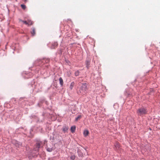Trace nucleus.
<instances>
[{
	"label": "nucleus",
	"mask_w": 160,
	"mask_h": 160,
	"mask_svg": "<svg viewBox=\"0 0 160 160\" xmlns=\"http://www.w3.org/2000/svg\"><path fill=\"white\" fill-rule=\"evenodd\" d=\"M87 89V86L86 83L82 84L79 90L80 93L83 94Z\"/></svg>",
	"instance_id": "obj_1"
},
{
	"label": "nucleus",
	"mask_w": 160,
	"mask_h": 160,
	"mask_svg": "<svg viewBox=\"0 0 160 160\" xmlns=\"http://www.w3.org/2000/svg\"><path fill=\"white\" fill-rule=\"evenodd\" d=\"M147 112V110L142 108L138 109L137 111L138 114L140 116L146 114Z\"/></svg>",
	"instance_id": "obj_2"
},
{
	"label": "nucleus",
	"mask_w": 160,
	"mask_h": 160,
	"mask_svg": "<svg viewBox=\"0 0 160 160\" xmlns=\"http://www.w3.org/2000/svg\"><path fill=\"white\" fill-rule=\"evenodd\" d=\"M42 144V143L41 142H38L36 143L35 150L38 151V149L40 148Z\"/></svg>",
	"instance_id": "obj_3"
},
{
	"label": "nucleus",
	"mask_w": 160,
	"mask_h": 160,
	"mask_svg": "<svg viewBox=\"0 0 160 160\" xmlns=\"http://www.w3.org/2000/svg\"><path fill=\"white\" fill-rule=\"evenodd\" d=\"M62 129L64 132L65 133L67 132L68 130V127H67L66 126H64L63 127Z\"/></svg>",
	"instance_id": "obj_4"
},
{
	"label": "nucleus",
	"mask_w": 160,
	"mask_h": 160,
	"mask_svg": "<svg viewBox=\"0 0 160 160\" xmlns=\"http://www.w3.org/2000/svg\"><path fill=\"white\" fill-rule=\"evenodd\" d=\"M31 34L32 36L35 35L36 34L35 29L34 28H32V31L31 32Z\"/></svg>",
	"instance_id": "obj_5"
},
{
	"label": "nucleus",
	"mask_w": 160,
	"mask_h": 160,
	"mask_svg": "<svg viewBox=\"0 0 160 160\" xmlns=\"http://www.w3.org/2000/svg\"><path fill=\"white\" fill-rule=\"evenodd\" d=\"M75 129L76 127L75 126H72L70 128L71 132L72 133H73L75 132Z\"/></svg>",
	"instance_id": "obj_6"
},
{
	"label": "nucleus",
	"mask_w": 160,
	"mask_h": 160,
	"mask_svg": "<svg viewBox=\"0 0 160 160\" xmlns=\"http://www.w3.org/2000/svg\"><path fill=\"white\" fill-rule=\"evenodd\" d=\"M89 134V132L88 130H85L83 132V135L85 137L87 136Z\"/></svg>",
	"instance_id": "obj_7"
},
{
	"label": "nucleus",
	"mask_w": 160,
	"mask_h": 160,
	"mask_svg": "<svg viewBox=\"0 0 160 160\" xmlns=\"http://www.w3.org/2000/svg\"><path fill=\"white\" fill-rule=\"evenodd\" d=\"M59 83H60V84L62 86L63 84V80H62V78H61V77L59 79Z\"/></svg>",
	"instance_id": "obj_8"
},
{
	"label": "nucleus",
	"mask_w": 160,
	"mask_h": 160,
	"mask_svg": "<svg viewBox=\"0 0 160 160\" xmlns=\"http://www.w3.org/2000/svg\"><path fill=\"white\" fill-rule=\"evenodd\" d=\"M28 26L32 25L33 24V22L32 21L29 20H28Z\"/></svg>",
	"instance_id": "obj_9"
},
{
	"label": "nucleus",
	"mask_w": 160,
	"mask_h": 160,
	"mask_svg": "<svg viewBox=\"0 0 160 160\" xmlns=\"http://www.w3.org/2000/svg\"><path fill=\"white\" fill-rule=\"evenodd\" d=\"M74 84L75 83L74 82H72L71 83L70 86V88L71 90L73 88Z\"/></svg>",
	"instance_id": "obj_10"
},
{
	"label": "nucleus",
	"mask_w": 160,
	"mask_h": 160,
	"mask_svg": "<svg viewBox=\"0 0 160 160\" xmlns=\"http://www.w3.org/2000/svg\"><path fill=\"white\" fill-rule=\"evenodd\" d=\"M79 73L80 72L78 70L76 71L74 73L75 75L76 76H78L79 75Z\"/></svg>",
	"instance_id": "obj_11"
},
{
	"label": "nucleus",
	"mask_w": 160,
	"mask_h": 160,
	"mask_svg": "<svg viewBox=\"0 0 160 160\" xmlns=\"http://www.w3.org/2000/svg\"><path fill=\"white\" fill-rule=\"evenodd\" d=\"M58 43L57 42H54V46H53V44H52V48H55L56 47H57V46H58Z\"/></svg>",
	"instance_id": "obj_12"
},
{
	"label": "nucleus",
	"mask_w": 160,
	"mask_h": 160,
	"mask_svg": "<svg viewBox=\"0 0 160 160\" xmlns=\"http://www.w3.org/2000/svg\"><path fill=\"white\" fill-rule=\"evenodd\" d=\"M81 115L78 116L77 118H76L75 121H77L78 120L80 119L81 118Z\"/></svg>",
	"instance_id": "obj_13"
},
{
	"label": "nucleus",
	"mask_w": 160,
	"mask_h": 160,
	"mask_svg": "<svg viewBox=\"0 0 160 160\" xmlns=\"http://www.w3.org/2000/svg\"><path fill=\"white\" fill-rule=\"evenodd\" d=\"M115 146L117 148H119L120 144L118 142H116L115 144Z\"/></svg>",
	"instance_id": "obj_14"
},
{
	"label": "nucleus",
	"mask_w": 160,
	"mask_h": 160,
	"mask_svg": "<svg viewBox=\"0 0 160 160\" xmlns=\"http://www.w3.org/2000/svg\"><path fill=\"white\" fill-rule=\"evenodd\" d=\"M21 6L22 9L24 10H25L26 8V6L25 5L23 4H21Z\"/></svg>",
	"instance_id": "obj_15"
},
{
	"label": "nucleus",
	"mask_w": 160,
	"mask_h": 160,
	"mask_svg": "<svg viewBox=\"0 0 160 160\" xmlns=\"http://www.w3.org/2000/svg\"><path fill=\"white\" fill-rule=\"evenodd\" d=\"M15 145L17 147H19L21 145V144L20 143H16L15 144Z\"/></svg>",
	"instance_id": "obj_16"
},
{
	"label": "nucleus",
	"mask_w": 160,
	"mask_h": 160,
	"mask_svg": "<svg viewBox=\"0 0 160 160\" xmlns=\"http://www.w3.org/2000/svg\"><path fill=\"white\" fill-rule=\"evenodd\" d=\"M21 21L24 24H26V25H28V22H27V21H22V20H21Z\"/></svg>",
	"instance_id": "obj_17"
},
{
	"label": "nucleus",
	"mask_w": 160,
	"mask_h": 160,
	"mask_svg": "<svg viewBox=\"0 0 160 160\" xmlns=\"http://www.w3.org/2000/svg\"><path fill=\"white\" fill-rule=\"evenodd\" d=\"M75 157L74 156H72L71 157V158L72 160H74L75 159Z\"/></svg>",
	"instance_id": "obj_18"
},
{
	"label": "nucleus",
	"mask_w": 160,
	"mask_h": 160,
	"mask_svg": "<svg viewBox=\"0 0 160 160\" xmlns=\"http://www.w3.org/2000/svg\"><path fill=\"white\" fill-rule=\"evenodd\" d=\"M89 62H87V67L88 68L89 67Z\"/></svg>",
	"instance_id": "obj_19"
},
{
	"label": "nucleus",
	"mask_w": 160,
	"mask_h": 160,
	"mask_svg": "<svg viewBox=\"0 0 160 160\" xmlns=\"http://www.w3.org/2000/svg\"><path fill=\"white\" fill-rule=\"evenodd\" d=\"M47 150L48 151H49H49H50V150H49V148L47 149Z\"/></svg>",
	"instance_id": "obj_20"
},
{
	"label": "nucleus",
	"mask_w": 160,
	"mask_h": 160,
	"mask_svg": "<svg viewBox=\"0 0 160 160\" xmlns=\"http://www.w3.org/2000/svg\"><path fill=\"white\" fill-rule=\"evenodd\" d=\"M27 0H24V2H27Z\"/></svg>",
	"instance_id": "obj_21"
}]
</instances>
